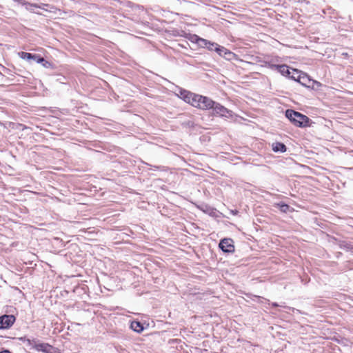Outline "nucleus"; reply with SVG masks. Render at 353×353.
<instances>
[{"label":"nucleus","mask_w":353,"mask_h":353,"mask_svg":"<svg viewBox=\"0 0 353 353\" xmlns=\"http://www.w3.org/2000/svg\"><path fill=\"white\" fill-rule=\"evenodd\" d=\"M180 97L186 103L203 110L211 109L214 104V101L211 99L185 90L180 91Z\"/></svg>","instance_id":"f257e3e1"},{"label":"nucleus","mask_w":353,"mask_h":353,"mask_svg":"<svg viewBox=\"0 0 353 353\" xmlns=\"http://www.w3.org/2000/svg\"><path fill=\"white\" fill-rule=\"evenodd\" d=\"M285 117L296 126L304 128L309 125L310 119L294 110H287Z\"/></svg>","instance_id":"f03ea898"},{"label":"nucleus","mask_w":353,"mask_h":353,"mask_svg":"<svg viewBox=\"0 0 353 353\" xmlns=\"http://www.w3.org/2000/svg\"><path fill=\"white\" fill-rule=\"evenodd\" d=\"M211 109L213 110L214 114H218L219 116L225 117H229L232 115V112L230 110H228L226 108L215 101Z\"/></svg>","instance_id":"7ed1b4c3"},{"label":"nucleus","mask_w":353,"mask_h":353,"mask_svg":"<svg viewBox=\"0 0 353 353\" xmlns=\"http://www.w3.org/2000/svg\"><path fill=\"white\" fill-rule=\"evenodd\" d=\"M28 342L30 345H32L33 347L37 351H41L46 353H54V352H52V350H54L52 346L50 345L48 343H37L34 341H32L33 343H32V341L30 339H28Z\"/></svg>","instance_id":"20e7f679"},{"label":"nucleus","mask_w":353,"mask_h":353,"mask_svg":"<svg viewBox=\"0 0 353 353\" xmlns=\"http://www.w3.org/2000/svg\"><path fill=\"white\" fill-rule=\"evenodd\" d=\"M219 248L224 252L231 253L234 251L233 241L231 239H223L219 243Z\"/></svg>","instance_id":"39448f33"},{"label":"nucleus","mask_w":353,"mask_h":353,"mask_svg":"<svg viewBox=\"0 0 353 353\" xmlns=\"http://www.w3.org/2000/svg\"><path fill=\"white\" fill-rule=\"evenodd\" d=\"M15 321V317L13 315H3L0 316V329H6L10 327Z\"/></svg>","instance_id":"423d86ee"},{"label":"nucleus","mask_w":353,"mask_h":353,"mask_svg":"<svg viewBox=\"0 0 353 353\" xmlns=\"http://www.w3.org/2000/svg\"><path fill=\"white\" fill-rule=\"evenodd\" d=\"M270 68L272 70H276L279 72L282 75L285 77H290L291 72L289 70L288 66L286 65H274L272 64L270 65Z\"/></svg>","instance_id":"0eeeda50"},{"label":"nucleus","mask_w":353,"mask_h":353,"mask_svg":"<svg viewBox=\"0 0 353 353\" xmlns=\"http://www.w3.org/2000/svg\"><path fill=\"white\" fill-rule=\"evenodd\" d=\"M191 41L192 42L196 43L199 47H201V48H206L208 44H209V41H208L205 39L201 38L196 34L192 36Z\"/></svg>","instance_id":"6e6552de"},{"label":"nucleus","mask_w":353,"mask_h":353,"mask_svg":"<svg viewBox=\"0 0 353 353\" xmlns=\"http://www.w3.org/2000/svg\"><path fill=\"white\" fill-rule=\"evenodd\" d=\"M209 50H215L219 54H221V52H226V48L219 46L216 43L209 41V44L206 46Z\"/></svg>","instance_id":"1a4fd4ad"},{"label":"nucleus","mask_w":353,"mask_h":353,"mask_svg":"<svg viewBox=\"0 0 353 353\" xmlns=\"http://www.w3.org/2000/svg\"><path fill=\"white\" fill-rule=\"evenodd\" d=\"M272 150L276 152H284L286 151V146L282 143L276 142L272 143Z\"/></svg>","instance_id":"9d476101"},{"label":"nucleus","mask_w":353,"mask_h":353,"mask_svg":"<svg viewBox=\"0 0 353 353\" xmlns=\"http://www.w3.org/2000/svg\"><path fill=\"white\" fill-rule=\"evenodd\" d=\"M130 327L134 332H137L138 333H140L143 330V325L139 321H132L131 323Z\"/></svg>","instance_id":"9b49d317"},{"label":"nucleus","mask_w":353,"mask_h":353,"mask_svg":"<svg viewBox=\"0 0 353 353\" xmlns=\"http://www.w3.org/2000/svg\"><path fill=\"white\" fill-rule=\"evenodd\" d=\"M297 81L303 85H305L307 82L311 81V79H309V77L305 73H301L299 75H298Z\"/></svg>","instance_id":"f8f14e48"},{"label":"nucleus","mask_w":353,"mask_h":353,"mask_svg":"<svg viewBox=\"0 0 353 353\" xmlns=\"http://www.w3.org/2000/svg\"><path fill=\"white\" fill-rule=\"evenodd\" d=\"M19 56L23 59L32 60L33 54L28 52H19Z\"/></svg>","instance_id":"ddd939ff"},{"label":"nucleus","mask_w":353,"mask_h":353,"mask_svg":"<svg viewBox=\"0 0 353 353\" xmlns=\"http://www.w3.org/2000/svg\"><path fill=\"white\" fill-rule=\"evenodd\" d=\"M28 5H29L30 7L38 8H41V9L44 10H48V9H46L44 8L45 6L49 7L48 4H44V3H42L41 5L33 4V3H28Z\"/></svg>","instance_id":"4468645a"},{"label":"nucleus","mask_w":353,"mask_h":353,"mask_svg":"<svg viewBox=\"0 0 353 353\" xmlns=\"http://www.w3.org/2000/svg\"><path fill=\"white\" fill-rule=\"evenodd\" d=\"M32 60L39 63H41L45 61V59L43 57H41L37 54H33V58L32 59Z\"/></svg>","instance_id":"2eb2a0df"},{"label":"nucleus","mask_w":353,"mask_h":353,"mask_svg":"<svg viewBox=\"0 0 353 353\" xmlns=\"http://www.w3.org/2000/svg\"><path fill=\"white\" fill-rule=\"evenodd\" d=\"M234 56V54L231 52L230 51L226 49V52H224L223 57H225L227 59H230L232 57Z\"/></svg>","instance_id":"dca6fc26"},{"label":"nucleus","mask_w":353,"mask_h":353,"mask_svg":"<svg viewBox=\"0 0 353 353\" xmlns=\"http://www.w3.org/2000/svg\"><path fill=\"white\" fill-rule=\"evenodd\" d=\"M280 205V210L283 212H286L288 211L290 206L287 204H281Z\"/></svg>","instance_id":"f3484780"},{"label":"nucleus","mask_w":353,"mask_h":353,"mask_svg":"<svg viewBox=\"0 0 353 353\" xmlns=\"http://www.w3.org/2000/svg\"><path fill=\"white\" fill-rule=\"evenodd\" d=\"M294 73L298 74V70H293V74H292V75H291V76L290 75V77H290L292 79H294V80L297 81V79H298V76H297V77H296V74H294Z\"/></svg>","instance_id":"a211bd4d"},{"label":"nucleus","mask_w":353,"mask_h":353,"mask_svg":"<svg viewBox=\"0 0 353 353\" xmlns=\"http://www.w3.org/2000/svg\"><path fill=\"white\" fill-rule=\"evenodd\" d=\"M42 63H43V66H45V67H48V65H50V63L46 61H45Z\"/></svg>","instance_id":"6ab92c4d"},{"label":"nucleus","mask_w":353,"mask_h":353,"mask_svg":"<svg viewBox=\"0 0 353 353\" xmlns=\"http://www.w3.org/2000/svg\"><path fill=\"white\" fill-rule=\"evenodd\" d=\"M0 353H10L8 350H4L2 352H0Z\"/></svg>","instance_id":"aec40b11"},{"label":"nucleus","mask_w":353,"mask_h":353,"mask_svg":"<svg viewBox=\"0 0 353 353\" xmlns=\"http://www.w3.org/2000/svg\"><path fill=\"white\" fill-rule=\"evenodd\" d=\"M272 305L274 306V307L279 306V305L277 303H273Z\"/></svg>","instance_id":"412c9836"},{"label":"nucleus","mask_w":353,"mask_h":353,"mask_svg":"<svg viewBox=\"0 0 353 353\" xmlns=\"http://www.w3.org/2000/svg\"><path fill=\"white\" fill-rule=\"evenodd\" d=\"M313 83H316L318 85H320V83L318 81H313Z\"/></svg>","instance_id":"4be33fe9"},{"label":"nucleus","mask_w":353,"mask_h":353,"mask_svg":"<svg viewBox=\"0 0 353 353\" xmlns=\"http://www.w3.org/2000/svg\"><path fill=\"white\" fill-rule=\"evenodd\" d=\"M223 54H224V52H221V54H220V55L223 57Z\"/></svg>","instance_id":"5701e85b"}]
</instances>
